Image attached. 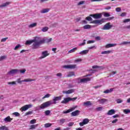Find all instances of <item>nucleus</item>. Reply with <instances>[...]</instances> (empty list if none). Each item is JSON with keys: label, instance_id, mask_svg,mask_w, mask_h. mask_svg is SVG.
I'll use <instances>...</instances> for the list:
<instances>
[{"label": "nucleus", "instance_id": "nucleus-1", "mask_svg": "<svg viewBox=\"0 0 130 130\" xmlns=\"http://www.w3.org/2000/svg\"><path fill=\"white\" fill-rule=\"evenodd\" d=\"M39 39L40 38H39L38 37H35L32 40L26 41L25 42V45H30L34 43V44L32 45V49H38V48H39L40 46L39 45H37V44L39 42Z\"/></svg>", "mask_w": 130, "mask_h": 130}, {"label": "nucleus", "instance_id": "nucleus-2", "mask_svg": "<svg viewBox=\"0 0 130 130\" xmlns=\"http://www.w3.org/2000/svg\"><path fill=\"white\" fill-rule=\"evenodd\" d=\"M61 100V96H54L53 101H49L46 102V106H50V105H52V104H55L56 103V101H60Z\"/></svg>", "mask_w": 130, "mask_h": 130}, {"label": "nucleus", "instance_id": "nucleus-3", "mask_svg": "<svg viewBox=\"0 0 130 130\" xmlns=\"http://www.w3.org/2000/svg\"><path fill=\"white\" fill-rule=\"evenodd\" d=\"M40 39H39V43H37V45H41V44H43L45 43H49L52 40V38L50 39H42L41 37H38Z\"/></svg>", "mask_w": 130, "mask_h": 130}, {"label": "nucleus", "instance_id": "nucleus-4", "mask_svg": "<svg viewBox=\"0 0 130 130\" xmlns=\"http://www.w3.org/2000/svg\"><path fill=\"white\" fill-rule=\"evenodd\" d=\"M33 81H35V79L28 78L26 79H24V80H21V78H18L17 79L16 82L18 83V84H22V83H23V82H32Z\"/></svg>", "mask_w": 130, "mask_h": 130}, {"label": "nucleus", "instance_id": "nucleus-5", "mask_svg": "<svg viewBox=\"0 0 130 130\" xmlns=\"http://www.w3.org/2000/svg\"><path fill=\"white\" fill-rule=\"evenodd\" d=\"M90 81H91V78L89 77H87L86 78H83V79H80V78L78 79V84H80L81 83H87V82H89Z\"/></svg>", "mask_w": 130, "mask_h": 130}, {"label": "nucleus", "instance_id": "nucleus-6", "mask_svg": "<svg viewBox=\"0 0 130 130\" xmlns=\"http://www.w3.org/2000/svg\"><path fill=\"white\" fill-rule=\"evenodd\" d=\"M76 99H77V98L73 99L71 98H64L63 100L61 102V103L62 104H67V103H69L70 101H72L73 100H76Z\"/></svg>", "mask_w": 130, "mask_h": 130}, {"label": "nucleus", "instance_id": "nucleus-7", "mask_svg": "<svg viewBox=\"0 0 130 130\" xmlns=\"http://www.w3.org/2000/svg\"><path fill=\"white\" fill-rule=\"evenodd\" d=\"M64 69H67V70H74V69H76L77 68V65L76 64H69V65H64L63 66Z\"/></svg>", "mask_w": 130, "mask_h": 130}, {"label": "nucleus", "instance_id": "nucleus-8", "mask_svg": "<svg viewBox=\"0 0 130 130\" xmlns=\"http://www.w3.org/2000/svg\"><path fill=\"white\" fill-rule=\"evenodd\" d=\"M18 73H19V70L12 69L8 72V75H9V76H14V75L18 74Z\"/></svg>", "mask_w": 130, "mask_h": 130}, {"label": "nucleus", "instance_id": "nucleus-9", "mask_svg": "<svg viewBox=\"0 0 130 130\" xmlns=\"http://www.w3.org/2000/svg\"><path fill=\"white\" fill-rule=\"evenodd\" d=\"M49 107L48 106L46 105V102L43 103L40 106H38L35 108L36 110H40V109H44V108H47Z\"/></svg>", "mask_w": 130, "mask_h": 130}, {"label": "nucleus", "instance_id": "nucleus-10", "mask_svg": "<svg viewBox=\"0 0 130 130\" xmlns=\"http://www.w3.org/2000/svg\"><path fill=\"white\" fill-rule=\"evenodd\" d=\"M32 107V105L29 104V105H26L24 106H23L21 109L20 110L21 112H23V111H26V110H28L29 108H31Z\"/></svg>", "mask_w": 130, "mask_h": 130}, {"label": "nucleus", "instance_id": "nucleus-11", "mask_svg": "<svg viewBox=\"0 0 130 130\" xmlns=\"http://www.w3.org/2000/svg\"><path fill=\"white\" fill-rule=\"evenodd\" d=\"M112 27H113V25H110V23L108 22L104 26L102 29L103 30H110V28Z\"/></svg>", "mask_w": 130, "mask_h": 130}, {"label": "nucleus", "instance_id": "nucleus-12", "mask_svg": "<svg viewBox=\"0 0 130 130\" xmlns=\"http://www.w3.org/2000/svg\"><path fill=\"white\" fill-rule=\"evenodd\" d=\"M90 17H93L94 19H100L102 17V14L101 13H96L94 14H91L89 15Z\"/></svg>", "mask_w": 130, "mask_h": 130}, {"label": "nucleus", "instance_id": "nucleus-13", "mask_svg": "<svg viewBox=\"0 0 130 130\" xmlns=\"http://www.w3.org/2000/svg\"><path fill=\"white\" fill-rule=\"evenodd\" d=\"M49 55V53H48V51H44L42 52V56L40 57V59H42V58H45L47 56Z\"/></svg>", "mask_w": 130, "mask_h": 130}, {"label": "nucleus", "instance_id": "nucleus-14", "mask_svg": "<svg viewBox=\"0 0 130 130\" xmlns=\"http://www.w3.org/2000/svg\"><path fill=\"white\" fill-rule=\"evenodd\" d=\"M106 19L105 18H103L101 20H93L92 21V23L94 24H101L102 23H104L105 22V20Z\"/></svg>", "mask_w": 130, "mask_h": 130}, {"label": "nucleus", "instance_id": "nucleus-15", "mask_svg": "<svg viewBox=\"0 0 130 130\" xmlns=\"http://www.w3.org/2000/svg\"><path fill=\"white\" fill-rule=\"evenodd\" d=\"M89 123V119L85 118L83 119L82 122L79 123V125L81 126H83V125H85V124H87V123Z\"/></svg>", "mask_w": 130, "mask_h": 130}, {"label": "nucleus", "instance_id": "nucleus-16", "mask_svg": "<svg viewBox=\"0 0 130 130\" xmlns=\"http://www.w3.org/2000/svg\"><path fill=\"white\" fill-rule=\"evenodd\" d=\"M108 101V100L106 99H100L98 100V102H99L100 104H104V103H105L106 102H107Z\"/></svg>", "mask_w": 130, "mask_h": 130}, {"label": "nucleus", "instance_id": "nucleus-17", "mask_svg": "<svg viewBox=\"0 0 130 130\" xmlns=\"http://www.w3.org/2000/svg\"><path fill=\"white\" fill-rule=\"evenodd\" d=\"M76 108H77L76 107L71 108L69 109V110H68L67 111H64L63 112V113H64V114H66L67 113H70V112H72V111H74V110H75Z\"/></svg>", "mask_w": 130, "mask_h": 130}, {"label": "nucleus", "instance_id": "nucleus-18", "mask_svg": "<svg viewBox=\"0 0 130 130\" xmlns=\"http://www.w3.org/2000/svg\"><path fill=\"white\" fill-rule=\"evenodd\" d=\"M74 92H75V89H72L67 91H63L62 93L63 94H72V93H74Z\"/></svg>", "mask_w": 130, "mask_h": 130}, {"label": "nucleus", "instance_id": "nucleus-19", "mask_svg": "<svg viewBox=\"0 0 130 130\" xmlns=\"http://www.w3.org/2000/svg\"><path fill=\"white\" fill-rule=\"evenodd\" d=\"M12 119L13 118H11V117H10V116H8L7 117L4 118V121L5 122H11Z\"/></svg>", "mask_w": 130, "mask_h": 130}, {"label": "nucleus", "instance_id": "nucleus-20", "mask_svg": "<svg viewBox=\"0 0 130 130\" xmlns=\"http://www.w3.org/2000/svg\"><path fill=\"white\" fill-rule=\"evenodd\" d=\"M79 114H80V111L79 110H76L71 113L72 116H77Z\"/></svg>", "mask_w": 130, "mask_h": 130}, {"label": "nucleus", "instance_id": "nucleus-21", "mask_svg": "<svg viewBox=\"0 0 130 130\" xmlns=\"http://www.w3.org/2000/svg\"><path fill=\"white\" fill-rule=\"evenodd\" d=\"M89 53V50H85L81 51L79 53V54H81V55H85Z\"/></svg>", "mask_w": 130, "mask_h": 130}, {"label": "nucleus", "instance_id": "nucleus-22", "mask_svg": "<svg viewBox=\"0 0 130 130\" xmlns=\"http://www.w3.org/2000/svg\"><path fill=\"white\" fill-rule=\"evenodd\" d=\"M113 114H115V110L114 109L110 110L107 113L108 115H113Z\"/></svg>", "mask_w": 130, "mask_h": 130}, {"label": "nucleus", "instance_id": "nucleus-23", "mask_svg": "<svg viewBox=\"0 0 130 130\" xmlns=\"http://www.w3.org/2000/svg\"><path fill=\"white\" fill-rule=\"evenodd\" d=\"M117 44H108L106 45V48H110V47H114V46H116Z\"/></svg>", "mask_w": 130, "mask_h": 130}, {"label": "nucleus", "instance_id": "nucleus-24", "mask_svg": "<svg viewBox=\"0 0 130 130\" xmlns=\"http://www.w3.org/2000/svg\"><path fill=\"white\" fill-rule=\"evenodd\" d=\"M9 5H11V2H7L5 3H4L3 5H0V8H5L8 7Z\"/></svg>", "mask_w": 130, "mask_h": 130}, {"label": "nucleus", "instance_id": "nucleus-25", "mask_svg": "<svg viewBox=\"0 0 130 130\" xmlns=\"http://www.w3.org/2000/svg\"><path fill=\"white\" fill-rule=\"evenodd\" d=\"M37 26V23L35 22L28 25V28H34V27H36Z\"/></svg>", "mask_w": 130, "mask_h": 130}, {"label": "nucleus", "instance_id": "nucleus-26", "mask_svg": "<svg viewBox=\"0 0 130 130\" xmlns=\"http://www.w3.org/2000/svg\"><path fill=\"white\" fill-rule=\"evenodd\" d=\"M49 12V9H44L41 11L42 14H45V13H48Z\"/></svg>", "mask_w": 130, "mask_h": 130}, {"label": "nucleus", "instance_id": "nucleus-27", "mask_svg": "<svg viewBox=\"0 0 130 130\" xmlns=\"http://www.w3.org/2000/svg\"><path fill=\"white\" fill-rule=\"evenodd\" d=\"M113 91V88H111L110 89H107L104 91V93H105L106 94H108V93H111Z\"/></svg>", "mask_w": 130, "mask_h": 130}, {"label": "nucleus", "instance_id": "nucleus-28", "mask_svg": "<svg viewBox=\"0 0 130 130\" xmlns=\"http://www.w3.org/2000/svg\"><path fill=\"white\" fill-rule=\"evenodd\" d=\"M112 52V51L108 50V51H104L102 52L101 54H109V53H111Z\"/></svg>", "mask_w": 130, "mask_h": 130}, {"label": "nucleus", "instance_id": "nucleus-29", "mask_svg": "<svg viewBox=\"0 0 130 130\" xmlns=\"http://www.w3.org/2000/svg\"><path fill=\"white\" fill-rule=\"evenodd\" d=\"M83 105L85 106H90V105H92V104L91 103V102L87 101L86 102H84Z\"/></svg>", "mask_w": 130, "mask_h": 130}, {"label": "nucleus", "instance_id": "nucleus-30", "mask_svg": "<svg viewBox=\"0 0 130 130\" xmlns=\"http://www.w3.org/2000/svg\"><path fill=\"white\" fill-rule=\"evenodd\" d=\"M92 69H101V70H103L104 69V67H100L98 66H93L92 67Z\"/></svg>", "mask_w": 130, "mask_h": 130}, {"label": "nucleus", "instance_id": "nucleus-31", "mask_svg": "<svg viewBox=\"0 0 130 130\" xmlns=\"http://www.w3.org/2000/svg\"><path fill=\"white\" fill-rule=\"evenodd\" d=\"M91 28V25L89 24H86L83 26V29H90Z\"/></svg>", "mask_w": 130, "mask_h": 130}, {"label": "nucleus", "instance_id": "nucleus-32", "mask_svg": "<svg viewBox=\"0 0 130 130\" xmlns=\"http://www.w3.org/2000/svg\"><path fill=\"white\" fill-rule=\"evenodd\" d=\"M123 112L125 113V114H128V113H130V110L129 109H124L123 111Z\"/></svg>", "mask_w": 130, "mask_h": 130}, {"label": "nucleus", "instance_id": "nucleus-33", "mask_svg": "<svg viewBox=\"0 0 130 130\" xmlns=\"http://www.w3.org/2000/svg\"><path fill=\"white\" fill-rule=\"evenodd\" d=\"M7 56L4 55L0 57V61H3V60H4V59H6Z\"/></svg>", "mask_w": 130, "mask_h": 130}, {"label": "nucleus", "instance_id": "nucleus-34", "mask_svg": "<svg viewBox=\"0 0 130 130\" xmlns=\"http://www.w3.org/2000/svg\"><path fill=\"white\" fill-rule=\"evenodd\" d=\"M96 111H102L103 110V107H99L95 109Z\"/></svg>", "mask_w": 130, "mask_h": 130}, {"label": "nucleus", "instance_id": "nucleus-35", "mask_svg": "<svg viewBox=\"0 0 130 130\" xmlns=\"http://www.w3.org/2000/svg\"><path fill=\"white\" fill-rule=\"evenodd\" d=\"M77 49H78L77 48H74L72 49H71V50L69 51V53H73V52H75L76 51V50H77Z\"/></svg>", "mask_w": 130, "mask_h": 130}, {"label": "nucleus", "instance_id": "nucleus-36", "mask_svg": "<svg viewBox=\"0 0 130 130\" xmlns=\"http://www.w3.org/2000/svg\"><path fill=\"white\" fill-rule=\"evenodd\" d=\"M73 76H75V72H70L67 77H73Z\"/></svg>", "mask_w": 130, "mask_h": 130}, {"label": "nucleus", "instance_id": "nucleus-37", "mask_svg": "<svg viewBox=\"0 0 130 130\" xmlns=\"http://www.w3.org/2000/svg\"><path fill=\"white\" fill-rule=\"evenodd\" d=\"M48 30V27L47 26H46L45 27H43L42 29V31L43 32H46Z\"/></svg>", "mask_w": 130, "mask_h": 130}, {"label": "nucleus", "instance_id": "nucleus-38", "mask_svg": "<svg viewBox=\"0 0 130 130\" xmlns=\"http://www.w3.org/2000/svg\"><path fill=\"white\" fill-rule=\"evenodd\" d=\"M8 85H17V82L16 81H12L8 83Z\"/></svg>", "mask_w": 130, "mask_h": 130}, {"label": "nucleus", "instance_id": "nucleus-39", "mask_svg": "<svg viewBox=\"0 0 130 130\" xmlns=\"http://www.w3.org/2000/svg\"><path fill=\"white\" fill-rule=\"evenodd\" d=\"M19 73H20V74H25L26 73V69L19 70Z\"/></svg>", "mask_w": 130, "mask_h": 130}, {"label": "nucleus", "instance_id": "nucleus-40", "mask_svg": "<svg viewBox=\"0 0 130 130\" xmlns=\"http://www.w3.org/2000/svg\"><path fill=\"white\" fill-rule=\"evenodd\" d=\"M51 96V94H47L45 95V96L42 98V99H45V98H49Z\"/></svg>", "mask_w": 130, "mask_h": 130}, {"label": "nucleus", "instance_id": "nucleus-41", "mask_svg": "<svg viewBox=\"0 0 130 130\" xmlns=\"http://www.w3.org/2000/svg\"><path fill=\"white\" fill-rule=\"evenodd\" d=\"M45 114L47 116H48V115H49L50 114V110H47V111H45Z\"/></svg>", "mask_w": 130, "mask_h": 130}, {"label": "nucleus", "instance_id": "nucleus-42", "mask_svg": "<svg viewBox=\"0 0 130 130\" xmlns=\"http://www.w3.org/2000/svg\"><path fill=\"white\" fill-rule=\"evenodd\" d=\"M37 127V124H35V125H31L30 126V127L29 128V129H33Z\"/></svg>", "mask_w": 130, "mask_h": 130}, {"label": "nucleus", "instance_id": "nucleus-43", "mask_svg": "<svg viewBox=\"0 0 130 130\" xmlns=\"http://www.w3.org/2000/svg\"><path fill=\"white\" fill-rule=\"evenodd\" d=\"M125 44H130V42H123L120 44V45H125Z\"/></svg>", "mask_w": 130, "mask_h": 130}, {"label": "nucleus", "instance_id": "nucleus-44", "mask_svg": "<svg viewBox=\"0 0 130 130\" xmlns=\"http://www.w3.org/2000/svg\"><path fill=\"white\" fill-rule=\"evenodd\" d=\"M85 20H87V21H89V22L93 20L90 16L87 17L85 18Z\"/></svg>", "mask_w": 130, "mask_h": 130}, {"label": "nucleus", "instance_id": "nucleus-45", "mask_svg": "<svg viewBox=\"0 0 130 130\" xmlns=\"http://www.w3.org/2000/svg\"><path fill=\"white\" fill-rule=\"evenodd\" d=\"M45 127H50V126H51V123H47L45 124L44 125Z\"/></svg>", "mask_w": 130, "mask_h": 130}, {"label": "nucleus", "instance_id": "nucleus-46", "mask_svg": "<svg viewBox=\"0 0 130 130\" xmlns=\"http://www.w3.org/2000/svg\"><path fill=\"white\" fill-rule=\"evenodd\" d=\"M30 124H34V123H36V119H32L30 121Z\"/></svg>", "mask_w": 130, "mask_h": 130}, {"label": "nucleus", "instance_id": "nucleus-47", "mask_svg": "<svg viewBox=\"0 0 130 130\" xmlns=\"http://www.w3.org/2000/svg\"><path fill=\"white\" fill-rule=\"evenodd\" d=\"M116 102L118 103V104H119V103H121L122 102V100L118 99L116 100Z\"/></svg>", "mask_w": 130, "mask_h": 130}, {"label": "nucleus", "instance_id": "nucleus-48", "mask_svg": "<svg viewBox=\"0 0 130 130\" xmlns=\"http://www.w3.org/2000/svg\"><path fill=\"white\" fill-rule=\"evenodd\" d=\"M21 47V45L18 44L17 45L15 48H14V50H17L18 48H20Z\"/></svg>", "mask_w": 130, "mask_h": 130}, {"label": "nucleus", "instance_id": "nucleus-49", "mask_svg": "<svg viewBox=\"0 0 130 130\" xmlns=\"http://www.w3.org/2000/svg\"><path fill=\"white\" fill-rule=\"evenodd\" d=\"M86 40H84L83 42L82 43H81L79 45V46H83L86 44Z\"/></svg>", "mask_w": 130, "mask_h": 130}, {"label": "nucleus", "instance_id": "nucleus-50", "mask_svg": "<svg viewBox=\"0 0 130 130\" xmlns=\"http://www.w3.org/2000/svg\"><path fill=\"white\" fill-rule=\"evenodd\" d=\"M74 125V122H70L68 124V126H73Z\"/></svg>", "mask_w": 130, "mask_h": 130}, {"label": "nucleus", "instance_id": "nucleus-51", "mask_svg": "<svg viewBox=\"0 0 130 130\" xmlns=\"http://www.w3.org/2000/svg\"><path fill=\"white\" fill-rule=\"evenodd\" d=\"M59 121H60V123H61L62 124L63 123H64V122L66 121V119H60Z\"/></svg>", "mask_w": 130, "mask_h": 130}, {"label": "nucleus", "instance_id": "nucleus-52", "mask_svg": "<svg viewBox=\"0 0 130 130\" xmlns=\"http://www.w3.org/2000/svg\"><path fill=\"white\" fill-rule=\"evenodd\" d=\"M7 128V126H2L0 127V130H5Z\"/></svg>", "mask_w": 130, "mask_h": 130}, {"label": "nucleus", "instance_id": "nucleus-53", "mask_svg": "<svg viewBox=\"0 0 130 130\" xmlns=\"http://www.w3.org/2000/svg\"><path fill=\"white\" fill-rule=\"evenodd\" d=\"M13 115H15V116H20V113L18 112H14Z\"/></svg>", "mask_w": 130, "mask_h": 130}, {"label": "nucleus", "instance_id": "nucleus-54", "mask_svg": "<svg viewBox=\"0 0 130 130\" xmlns=\"http://www.w3.org/2000/svg\"><path fill=\"white\" fill-rule=\"evenodd\" d=\"M104 17H110V14L108 13H105L104 15Z\"/></svg>", "mask_w": 130, "mask_h": 130}, {"label": "nucleus", "instance_id": "nucleus-55", "mask_svg": "<svg viewBox=\"0 0 130 130\" xmlns=\"http://www.w3.org/2000/svg\"><path fill=\"white\" fill-rule=\"evenodd\" d=\"M116 11L118 12H121V8H120V7L116 8Z\"/></svg>", "mask_w": 130, "mask_h": 130}, {"label": "nucleus", "instance_id": "nucleus-56", "mask_svg": "<svg viewBox=\"0 0 130 130\" xmlns=\"http://www.w3.org/2000/svg\"><path fill=\"white\" fill-rule=\"evenodd\" d=\"M85 4V1H81L80 2L78 3V5L81 6V5H84Z\"/></svg>", "mask_w": 130, "mask_h": 130}, {"label": "nucleus", "instance_id": "nucleus-57", "mask_svg": "<svg viewBox=\"0 0 130 130\" xmlns=\"http://www.w3.org/2000/svg\"><path fill=\"white\" fill-rule=\"evenodd\" d=\"M130 21V19H126L123 20V23H127Z\"/></svg>", "mask_w": 130, "mask_h": 130}, {"label": "nucleus", "instance_id": "nucleus-58", "mask_svg": "<svg viewBox=\"0 0 130 130\" xmlns=\"http://www.w3.org/2000/svg\"><path fill=\"white\" fill-rule=\"evenodd\" d=\"M30 114H32V111H29L25 113V115H30Z\"/></svg>", "mask_w": 130, "mask_h": 130}, {"label": "nucleus", "instance_id": "nucleus-59", "mask_svg": "<svg viewBox=\"0 0 130 130\" xmlns=\"http://www.w3.org/2000/svg\"><path fill=\"white\" fill-rule=\"evenodd\" d=\"M94 42H95V41H93V40L88 41L87 42V44H90L91 43H94Z\"/></svg>", "mask_w": 130, "mask_h": 130}, {"label": "nucleus", "instance_id": "nucleus-60", "mask_svg": "<svg viewBox=\"0 0 130 130\" xmlns=\"http://www.w3.org/2000/svg\"><path fill=\"white\" fill-rule=\"evenodd\" d=\"M117 121H118V119H115L113 120L112 121V123H116L117 122Z\"/></svg>", "mask_w": 130, "mask_h": 130}, {"label": "nucleus", "instance_id": "nucleus-61", "mask_svg": "<svg viewBox=\"0 0 130 130\" xmlns=\"http://www.w3.org/2000/svg\"><path fill=\"white\" fill-rule=\"evenodd\" d=\"M7 39H8V38H5L2 39L1 40V42H5V41H7Z\"/></svg>", "mask_w": 130, "mask_h": 130}, {"label": "nucleus", "instance_id": "nucleus-62", "mask_svg": "<svg viewBox=\"0 0 130 130\" xmlns=\"http://www.w3.org/2000/svg\"><path fill=\"white\" fill-rule=\"evenodd\" d=\"M126 15V13H125V12H123L122 13L121 15H120V16L121 17H125Z\"/></svg>", "mask_w": 130, "mask_h": 130}, {"label": "nucleus", "instance_id": "nucleus-63", "mask_svg": "<svg viewBox=\"0 0 130 130\" xmlns=\"http://www.w3.org/2000/svg\"><path fill=\"white\" fill-rule=\"evenodd\" d=\"M56 76L57 77H61V76H62V74H61V73H59L56 74Z\"/></svg>", "mask_w": 130, "mask_h": 130}, {"label": "nucleus", "instance_id": "nucleus-64", "mask_svg": "<svg viewBox=\"0 0 130 130\" xmlns=\"http://www.w3.org/2000/svg\"><path fill=\"white\" fill-rule=\"evenodd\" d=\"M93 48L96 49V47L95 46H92V47H89L88 48V49H93Z\"/></svg>", "mask_w": 130, "mask_h": 130}]
</instances>
